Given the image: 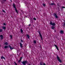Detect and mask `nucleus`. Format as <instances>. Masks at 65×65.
<instances>
[{
    "mask_svg": "<svg viewBox=\"0 0 65 65\" xmlns=\"http://www.w3.org/2000/svg\"><path fill=\"white\" fill-rule=\"evenodd\" d=\"M22 64L23 65H25L26 64H27L28 62H27V61H23L22 62Z\"/></svg>",
    "mask_w": 65,
    "mask_h": 65,
    "instance_id": "nucleus-1",
    "label": "nucleus"
},
{
    "mask_svg": "<svg viewBox=\"0 0 65 65\" xmlns=\"http://www.w3.org/2000/svg\"><path fill=\"white\" fill-rule=\"evenodd\" d=\"M57 58L58 61L59 62H60V63H61L62 61H61V60L60 59V58H59V56H58V55H57Z\"/></svg>",
    "mask_w": 65,
    "mask_h": 65,
    "instance_id": "nucleus-2",
    "label": "nucleus"
},
{
    "mask_svg": "<svg viewBox=\"0 0 65 65\" xmlns=\"http://www.w3.org/2000/svg\"><path fill=\"white\" fill-rule=\"evenodd\" d=\"M38 32L39 33V34L40 35V37H41V39L42 40H43V39H42V35L41 34H40V31H38Z\"/></svg>",
    "mask_w": 65,
    "mask_h": 65,
    "instance_id": "nucleus-3",
    "label": "nucleus"
},
{
    "mask_svg": "<svg viewBox=\"0 0 65 65\" xmlns=\"http://www.w3.org/2000/svg\"><path fill=\"white\" fill-rule=\"evenodd\" d=\"M53 15L54 17H55L56 18V19H58V16L57 15V14L56 13H54Z\"/></svg>",
    "mask_w": 65,
    "mask_h": 65,
    "instance_id": "nucleus-4",
    "label": "nucleus"
},
{
    "mask_svg": "<svg viewBox=\"0 0 65 65\" xmlns=\"http://www.w3.org/2000/svg\"><path fill=\"white\" fill-rule=\"evenodd\" d=\"M9 47H10L11 51H12L13 49L14 48L13 47V48L11 47V46L10 45H9Z\"/></svg>",
    "mask_w": 65,
    "mask_h": 65,
    "instance_id": "nucleus-5",
    "label": "nucleus"
},
{
    "mask_svg": "<svg viewBox=\"0 0 65 65\" xmlns=\"http://www.w3.org/2000/svg\"><path fill=\"white\" fill-rule=\"evenodd\" d=\"M50 4L51 5H52V6L55 5V6H56V5H55V4L54 3H52Z\"/></svg>",
    "mask_w": 65,
    "mask_h": 65,
    "instance_id": "nucleus-6",
    "label": "nucleus"
},
{
    "mask_svg": "<svg viewBox=\"0 0 65 65\" xmlns=\"http://www.w3.org/2000/svg\"><path fill=\"white\" fill-rule=\"evenodd\" d=\"M20 46L21 47V48H22V47H23V44H22L21 43H20Z\"/></svg>",
    "mask_w": 65,
    "mask_h": 65,
    "instance_id": "nucleus-7",
    "label": "nucleus"
},
{
    "mask_svg": "<svg viewBox=\"0 0 65 65\" xmlns=\"http://www.w3.org/2000/svg\"><path fill=\"white\" fill-rule=\"evenodd\" d=\"M0 37H1V39H3V35H0Z\"/></svg>",
    "mask_w": 65,
    "mask_h": 65,
    "instance_id": "nucleus-8",
    "label": "nucleus"
},
{
    "mask_svg": "<svg viewBox=\"0 0 65 65\" xmlns=\"http://www.w3.org/2000/svg\"><path fill=\"white\" fill-rule=\"evenodd\" d=\"M64 22H65L63 23V24L62 25V26L63 27H65V21H64Z\"/></svg>",
    "mask_w": 65,
    "mask_h": 65,
    "instance_id": "nucleus-9",
    "label": "nucleus"
},
{
    "mask_svg": "<svg viewBox=\"0 0 65 65\" xmlns=\"http://www.w3.org/2000/svg\"><path fill=\"white\" fill-rule=\"evenodd\" d=\"M13 7L14 8H16V7H15V4H13Z\"/></svg>",
    "mask_w": 65,
    "mask_h": 65,
    "instance_id": "nucleus-10",
    "label": "nucleus"
},
{
    "mask_svg": "<svg viewBox=\"0 0 65 65\" xmlns=\"http://www.w3.org/2000/svg\"><path fill=\"white\" fill-rule=\"evenodd\" d=\"M1 58L2 59H5V57H3V56H2Z\"/></svg>",
    "mask_w": 65,
    "mask_h": 65,
    "instance_id": "nucleus-11",
    "label": "nucleus"
},
{
    "mask_svg": "<svg viewBox=\"0 0 65 65\" xmlns=\"http://www.w3.org/2000/svg\"><path fill=\"white\" fill-rule=\"evenodd\" d=\"M15 10L16 12L17 13H18V10H17V9L16 8H15Z\"/></svg>",
    "mask_w": 65,
    "mask_h": 65,
    "instance_id": "nucleus-12",
    "label": "nucleus"
},
{
    "mask_svg": "<svg viewBox=\"0 0 65 65\" xmlns=\"http://www.w3.org/2000/svg\"><path fill=\"white\" fill-rule=\"evenodd\" d=\"M5 48H8V46H5Z\"/></svg>",
    "mask_w": 65,
    "mask_h": 65,
    "instance_id": "nucleus-13",
    "label": "nucleus"
},
{
    "mask_svg": "<svg viewBox=\"0 0 65 65\" xmlns=\"http://www.w3.org/2000/svg\"><path fill=\"white\" fill-rule=\"evenodd\" d=\"M63 32H64V31H63L62 30H61L60 31V32L61 33V34H63Z\"/></svg>",
    "mask_w": 65,
    "mask_h": 65,
    "instance_id": "nucleus-14",
    "label": "nucleus"
},
{
    "mask_svg": "<svg viewBox=\"0 0 65 65\" xmlns=\"http://www.w3.org/2000/svg\"><path fill=\"white\" fill-rule=\"evenodd\" d=\"M5 44L6 45H8V43L7 42H5V44Z\"/></svg>",
    "mask_w": 65,
    "mask_h": 65,
    "instance_id": "nucleus-15",
    "label": "nucleus"
},
{
    "mask_svg": "<svg viewBox=\"0 0 65 65\" xmlns=\"http://www.w3.org/2000/svg\"><path fill=\"white\" fill-rule=\"evenodd\" d=\"M27 37L29 39L30 38V37H29V35H27Z\"/></svg>",
    "mask_w": 65,
    "mask_h": 65,
    "instance_id": "nucleus-16",
    "label": "nucleus"
},
{
    "mask_svg": "<svg viewBox=\"0 0 65 65\" xmlns=\"http://www.w3.org/2000/svg\"><path fill=\"white\" fill-rule=\"evenodd\" d=\"M34 43H35V44H36V40H34Z\"/></svg>",
    "mask_w": 65,
    "mask_h": 65,
    "instance_id": "nucleus-17",
    "label": "nucleus"
},
{
    "mask_svg": "<svg viewBox=\"0 0 65 65\" xmlns=\"http://www.w3.org/2000/svg\"><path fill=\"white\" fill-rule=\"evenodd\" d=\"M55 25L56 24H55V23H52V26H55Z\"/></svg>",
    "mask_w": 65,
    "mask_h": 65,
    "instance_id": "nucleus-18",
    "label": "nucleus"
},
{
    "mask_svg": "<svg viewBox=\"0 0 65 65\" xmlns=\"http://www.w3.org/2000/svg\"><path fill=\"white\" fill-rule=\"evenodd\" d=\"M52 29H55V27L54 26H52Z\"/></svg>",
    "mask_w": 65,
    "mask_h": 65,
    "instance_id": "nucleus-19",
    "label": "nucleus"
},
{
    "mask_svg": "<svg viewBox=\"0 0 65 65\" xmlns=\"http://www.w3.org/2000/svg\"><path fill=\"white\" fill-rule=\"evenodd\" d=\"M20 31H21V33H23V30H22V29H21Z\"/></svg>",
    "mask_w": 65,
    "mask_h": 65,
    "instance_id": "nucleus-20",
    "label": "nucleus"
},
{
    "mask_svg": "<svg viewBox=\"0 0 65 65\" xmlns=\"http://www.w3.org/2000/svg\"><path fill=\"white\" fill-rule=\"evenodd\" d=\"M40 65H42V62H41L40 63Z\"/></svg>",
    "mask_w": 65,
    "mask_h": 65,
    "instance_id": "nucleus-21",
    "label": "nucleus"
},
{
    "mask_svg": "<svg viewBox=\"0 0 65 65\" xmlns=\"http://www.w3.org/2000/svg\"><path fill=\"white\" fill-rule=\"evenodd\" d=\"M53 22H50V25H52V24H53Z\"/></svg>",
    "mask_w": 65,
    "mask_h": 65,
    "instance_id": "nucleus-22",
    "label": "nucleus"
},
{
    "mask_svg": "<svg viewBox=\"0 0 65 65\" xmlns=\"http://www.w3.org/2000/svg\"><path fill=\"white\" fill-rule=\"evenodd\" d=\"M3 29H4L5 30V29H6V27L4 26L3 27Z\"/></svg>",
    "mask_w": 65,
    "mask_h": 65,
    "instance_id": "nucleus-23",
    "label": "nucleus"
},
{
    "mask_svg": "<svg viewBox=\"0 0 65 65\" xmlns=\"http://www.w3.org/2000/svg\"><path fill=\"white\" fill-rule=\"evenodd\" d=\"M21 42L22 43V42H24V41H23V40L22 39H21Z\"/></svg>",
    "mask_w": 65,
    "mask_h": 65,
    "instance_id": "nucleus-24",
    "label": "nucleus"
},
{
    "mask_svg": "<svg viewBox=\"0 0 65 65\" xmlns=\"http://www.w3.org/2000/svg\"><path fill=\"white\" fill-rule=\"evenodd\" d=\"M10 37L11 38V39H12V36L11 35H10Z\"/></svg>",
    "mask_w": 65,
    "mask_h": 65,
    "instance_id": "nucleus-25",
    "label": "nucleus"
},
{
    "mask_svg": "<svg viewBox=\"0 0 65 65\" xmlns=\"http://www.w3.org/2000/svg\"><path fill=\"white\" fill-rule=\"evenodd\" d=\"M3 12H4V13H6V12H5L4 10H3Z\"/></svg>",
    "mask_w": 65,
    "mask_h": 65,
    "instance_id": "nucleus-26",
    "label": "nucleus"
},
{
    "mask_svg": "<svg viewBox=\"0 0 65 65\" xmlns=\"http://www.w3.org/2000/svg\"><path fill=\"white\" fill-rule=\"evenodd\" d=\"M14 63L15 64V65H17V63H16V62H14Z\"/></svg>",
    "mask_w": 65,
    "mask_h": 65,
    "instance_id": "nucleus-27",
    "label": "nucleus"
},
{
    "mask_svg": "<svg viewBox=\"0 0 65 65\" xmlns=\"http://www.w3.org/2000/svg\"><path fill=\"white\" fill-rule=\"evenodd\" d=\"M41 45H40V48L41 50L42 49V48H41Z\"/></svg>",
    "mask_w": 65,
    "mask_h": 65,
    "instance_id": "nucleus-28",
    "label": "nucleus"
},
{
    "mask_svg": "<svg viewBox=\"0 0 65 65\" xmlns=\"http://www.w3.org/2000/svg\"><path fill=\"white\" fill-rule=\"evenodd\" d=\"M56 48L57 49V50H58V51H59V48H58V47Z\"/></svg>",
    "mask_w": 65,
    "mask_h": 65,
    "instance_id": "nucleus-29",
    "label": "nucleus"
},
{
    "mask_svg": "<svg viewBox=\"0 0 65 65\" xmlns=\"http://www.w3.org/2000/svg\"><path fill=\"white\" fill-rule=\"evenodd\" d=\"M21 60H20L19 61H18V63H20V62H21Z\"/></svg>",
    "mask_w": 65,
    "mask_h": 65,
    "instance_id": "nucleus-30",
    "label": "nucleus"
},
{
    "mask_svg": "<svg viewBox=\"0 0 65 65\" xmlns=\"http://www.w3.org/2000/svg\"><path fill=\"white\" fill-rule=\"evenodd\" d=\"M0 32H2V29H0Z\"/></svg>",
    "mask_w": 65,
    "mask_h": 65,
    "instance_id": "nucleus-31",
    "label": "nucleus"
},
{
    "mask_svg": "<svg viewBox=\"0 0 65 65\" xmlns=\"http://www.w3.org/2000/svg\"><path fill=\"white\" fill-rule=\"evenodd\" d=\"M33 19L34 20H36V19L35 18H34Z\"/></svg>",
    "mask_w": 65,
    "mask_h": 65,
    "instance_id": "nucleus-32",
    "label": "nucleus"
},
{
    "mask_svg": "<svg viewBox=\"0 0 65 65\" xmlns=\"http://www.w3.org/2000/svg\"><path fill=\"white\" fill-rule=\"evenodd\" d=\"M3 25H4V26H6V24H5V23H4Z\"/></svg>",
    "mask_w": 65,
    "mask_h": 65,
    "instance_id": "nucleus-33",
    "label": "nucleus"
},
{
    "mask_svg": "<svg viewBox=\"0 0 65 65\" xmlns=\"http://www.w3.org/2000/svg\"><path fill=\"white\" fill-rule=\"evenodd\" d=\"M54 46H55V47H56V48L57 47H58V46H57V45H55Z\"/></svg>",
    "mask_w": 65,
    "mask_h": 65,
    "instance_id": "nucleus-34",
    "label": "nucleus"
},
{
    "mask_svg": "<svg viewBox=\"0 0 65 65\" xmlns=\"http://www.w3.org/2000/svg\"><path fill=\"white\" fill-rule=\"evenodd\" d=\"M43 5L44 6H45V4H43Z\"/></svg>",
    "mask_w": 65,
    "mask_h": 65,
    "instance_id": "nucleus-35",
    "label": "nucleus"
},
{
    "mask_svg": "<svg viewBox=\"0 0 65 65\" xmlns=\"http://www.w3.org/2000/svg\"><path fill=\"white\" fill-rule=\"evenodd\" d=\"M22 57H21L20 58V60H22Z\"/></svg>",
    "mask_w": 65,
    "mask_h": 65,
    "instance_id": "nucleus-36",
    "label": "nucleus"
},
{
    "mask_svg": "<svg viewBox=\"0 0 65 65\" xmlns=\"http://www.w3.org/2000/svg\"><path fill=\"white\" fill-rule=\"evenodd\" d=\"M62 8H65V7H64V6H62Z\"/></svg>",
    "mask_w": 65,
    "mask_h": 65,
    "instance_id": "nucleus-37",
    "label": "nucleus"
},
{
    "mask_svg": "<svg viewBox=\"0 0 65 65\" xmlns=\"http://www.w3.org/2000/svg\"><path fill=\"white\" fill-rule=\"evenodd\" d=\"M43 65H46L45 63H43Z\"/></svg>",
    "mask_w": 65,
    "mask_h": 65,
    "instance_id": "nucleus-38",
    "label": "nucleus"
},
{
    "mask_svg": "<svg viewBox=\"0 0 65 65\" xmlns=\"http://www.w3.org/2000/svg\"><path fill=\"white\" fill-rule=\"evenodd\" d=\"M29 26H31V24H29L28 25Z\"/></svg>",
    "mask_w": 65,
    "mask_h": 65,
    "instance_id": "nucleus-39",
    "label": "nucleus"
},
{
    "mask_svg": "<svg viewBox=\"0 0 65 65\" xmlns=\"http://www.w3.org/2000/svg\"><path fill=\"white\" fill-rule=\"evenodd\" d=\"M28 65H31V64H29V63H28Z\"/></svg>",
    "mask_w": 65,
    "mask_h": 65,
    "instance_id": "nucleus-40",
    "label": "nucleus"
},
{
    "mask_svg": "<svg viewBox=\"0 0 65 65\" xmlns=\"http://www.w3.org/2000/svg\"><path fill=\"white\" fill-rule=\"evenodd\" d=\"M4 2H2V3H3Z\"/></svg>",
    "mask_w": 65,
    "mask_h": 65,
    "instance_id": "nucleus-41",
    "label": "nucleus"
},
{
    "mask_svg": "<svg viewBox=\"0 0 65 65\" xmlns=\"http://www.w3.org/2000/svg\"><path fill=\"white\" fill-rule=\"evenodd\" d=\"M10 1H11V2H12V1H11V0H10Z\"/></svg>",
    "mask_w": 65,
    "mask_h": 65,
    "instance_id": "nucleus-42",
    "label": "nucleus"
},
{
    "mask_svg": "<svg viewBox=\"0 0 65 65\" xmlns=\"http://www.w3.org/2000/svg\"><path fill=\"white\" fill-rule=\"evenodd\" d=\"M7 0H4V1H6Z\"/></svg>",
    "mask_w": 65,
    "mask_h": 65,
    "instance_id": "nucleus-43",
    "label": "nucleus"
},
{
    "mask_svg": "<svg viewBox=\"0 0 65 65\" xmlns=\"http://www.w3.org/2000/svg\"><path fill=\"white\" fill-rule=\"evenodd\" d=\"M57 5H58V6H59V4H58Z\"/></svg>",
    "mask_w": 65,
    "mask_h": 65,
    "instance_id": "nucleus-44",
    "label": "nucleus"
},
{
    "mask_svg": "<svg viewBox=\"0 0 65 65\" xmlns=\"http://www.w3.org/2000/svg\"><path fill=\"white\" fill-rule=\"evenodd\" d=\"M54 31H55V32H56V31L55 30Z\"/></svg>",
    "mask_w": 65,
    "mask_h": 65,
    "instance_id": "nucleus-45",
    "label": "nucleus"
},
{
    "mask_svg": "<svg viewBox=\"0 0 65 65\" xmlns=\"http://www.w3.org/2000/svg\"><path fill=\"white\" fill-rule=\"evenodd\" d=\"M0 46H1V45H0Z\"/></svg>",
    "mask_w": 65,
    "mask_h": 65,
    "instance_id": "nucleus-46",
    "label": "nucleus"
},
{
    "mask_svg": "<svg viewBox=\"0 0 65 65\" xmlns=\"http://www.w3.org/2000/svg\"><path fill=\"white\" fill-rule=\"evenodd\" d=\"M60 65H62V64H60Z\"/></svg>",
    "mask_w": 65,
    "mask_h": 65,
    "instance_id": "nucleus-47",
    "label": "nucleus"
},
{
    "mask_svg": "<svg viewBox=\"0 0 65 65\" xmlns=\"http://www.w3.org/2000/svg\"><path fill=\"white\" fill-rule=\"evenodd\" d=\"M44 13H44L43 14H44Z\"/></svg>",
    "mask_w": 65,
    "mask_h": 65,
    "instance_id": "nucleus-48",
    "label": "nucleus"
}]
</instances>
